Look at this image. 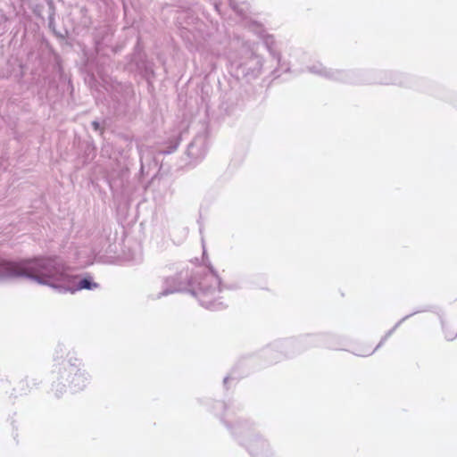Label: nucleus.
I'll return each mask as SVG.
<instances>
[{
	"label": "nucleus",
	"mask_w": 457,
	"mask_h": 457,
	"mask_svg": "<svg viewBox=\"0 0 457 457\" xmlns=\"http://www.w3.org/2000/svg\"><path fill=\"white\" fill-rule=\"evenodd\" d=\"M94 126L96 129L98 127V124L96 122H94Z\"/></svg>",
	"instance_id": "obj_3"
},
{
	"label": "nucleus",
	"mask_w": 457,
	"mask_h": 457,
	"mask_svg": "<svg viewBox=\"0 0 457 457\" xmlns=\"http://www.w3.org/2000/svg\"><path fill=\"white\" fill-rule=\"evenodd\" d=\"M96 287H97L96 283L91 282V280L88 278H83L79 283L77 289H79V290L80 289H93V288H96Z\"/></svg>",
	"instance_id": "obj_2"
},
{
	"label": "nucleus",
	"mask_w": 457,
	"mask_h": 457,
	"mask_svg": "<svg viewBox=\"0 0 457 457\" xmlns=\"http://www.w3.org/2000/svg\"><path fill=\"white\" fill-rule=\"evenodd\" d=\"M3 276H27L53 287L71 289L72 277L62 264L53 259L42 258L21 263L0 262V277Z\"/></svg>",
	"instance_id": "obj_1"
}]
</instances>
